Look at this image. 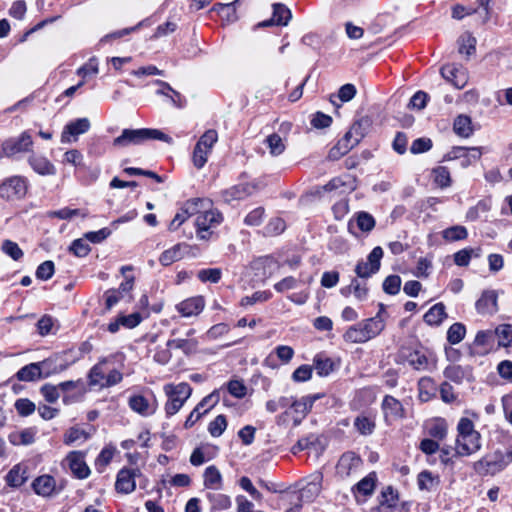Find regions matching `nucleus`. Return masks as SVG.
I'll return each instance as SVG.
<instances>
[{
  "label": "nucleus",
  "instance_id": "obj_38",
  "mask_svg": "<svg viewBox=\"0 0 512 512\" xmlns=\"http://www.w3.org/2000/svg\"><path fill=\"white\" fill-rule=\"evenodd\" d=\"M353 139L354 138L349 136V133L346 132L345 135L336 143V145L331 148L329 157L332 159H338L346 155L352 148L357 145L352 143L354 141Z\"/></svg>",
  "mask_w": 512,
  "mask_h": 512
},
{
  "label": "nucleus",
  "instance_id": "obj_45",
  "mask_svg": "<svg viewBox=\"0 0 512 512\" xmlns=\"http://www.w3.org/2000/svg\"><path fill=\"white\" fill-rule=\"evenodd\" d=\"M468 236L467 229L462 225H454L442 231V237L448 242L464 240Z\"/></svg>",
  "mask_w": 512,
  "mask_h": 512
},
{
  "label": "nucleus",
  "instance_id": "obj_44",
  "mask_svg": "<svg viewBox=\"0 0 512 512\" xmlns=\"http://www.w3.org/2000/svg\"><path fill=\"white\" fill-rule=\"evenodd\" d=\"M36 431L33 428H27L13 433L9 436L13 445H30L35 441Z\"/></svg>",
  "mask_w": 512,
  "mask_h": 512
},
{
  "label": "nucleus",
  "instance_id": "obj_42",
  "mask_svg": "<svg viewBox=\"0 0 512 512\" xmlns=\"http://www.w3.org/2000/svg\"><path fill=\"white\" fill-rule=\"evenodd\" d=\"M453 130L458 136L468 138L473 133L471 118L466 115L457 116Z\"/></svg>",
  "mask_w": 512,
  "mask_h": 512
},
{
  "label": "nucleus",
  "instance_id": "obj_60",
  "mask_svg": "<svg viewBox=\"0 0 512 512\" xmlns=\"http://www.w3.org/2000/svg\"><path fill=\"white\" fill-rule=\"evenodd\" d=\"M14 406L17 413L23 417L33 414L36 410V405L27 398L17 399Z\"/></svg>",
  "mask_w": 512,
  "mask_h": 512
},
{
  "label": "nucleus",
  "instance_id": "obj_12",
  "mask_svg": "<svg viewBox=\"0 0 512 512\" xmlns=\"http://www.w3.org/2000/svg\"><path fill=\"white\" fill-rule=\"evenodd\" d=\"M33 140L31 135L24 131L17 138L6 140L2 144V149L7 157H13L19 153H32Z\"/></svg>",
  "mask_w": 512,
  "mask_h": 512
},
{
  "label": "nucleus",
  "instance_id": "obj_9",
  "mask_svg": "<svg viewBox=\"0 0 512 512\" xmlns=\"http://www.w3.org/2000/svg\"><path fill=\"white\" fill-rule=\"evenodd\" d=\"M508 465L503 453L497 451L473 463L475 473L480 476L495 475Z\"/></svg>",
  "mask_w": 512,
  "mask_h": 512
},
{
  "label": "nucleus",
  "instance_id": "obj_36",
  "mask_svg": "<svg viewBox=\"0 0 512 512\" xmlns=\"http://www.w3.org/2000/svg\"><path fill=\"white\" fill-rule=\"evenodd\" d=\"M341 293L344 296L349 294H353L355 298L359 301H364L368 296V288L366 286V282L363 280H359L357 278H353L349 286L342 288Z\"/></svg>",
  "mask_w": 512,
  "mask_h": 512
},
{
  "label": "nucleus",
  "instance_id": "obj_29",
  "mask_svg": "<svg viewBox=\"0 0 512 512\" xmlns=\"http://www.w3.org/2000/svg\"><path fill=\"white\" fill-rule=\"evenodd\" d=\"M292 17L291 11L284 5L276 3L273 5V16L271 20L263 21L259 25L267 27L272 24L286 26Z\"/></svg>",
  "mask_w": 512,
  "mask_h": 512
},
{
  "label": "nucleus",
  "instance_id": "obj_50",
  "mask_svg": "<svg viewBox=\"0 0 512 512\" xmlns=\"http://www.w3.org/2000/svg\"><path fill=\"white\" fill-rule=\"evenodd\" d=\"M265 143L269 148L270 154L273 156H278L282 154L285 150V144L282 138L276 133L267 136L265 139Z\"/></svg>",
  "mask_w": 512,
  "mask_h": 512
},
{
  "label": "nucleus",
  "instance_id": "obj_15",
  "mask_svg": "<svg viewBox=\"0 0 512 512\" xmlns=\"http://www.w3.org/2000/svg\"><path fill=\"white\" fill-rule=\"evenodd\" d=\"M443 375L446 379L458 385L465 381L471 383L475 379L471 365L450 364L444 369Z\"/></svg>",
  "mask_w": 512,
  "mask_h": 512
},
{
  "label": "nucleus",
  "instance_id": "obj_13",
  "mask_svg": "<svg viewBox=\"0 0 512 512\" xmlns=\"http://www.w3.org/2000/svg\"><path fill=\"white\" fill-rule=\"evenodd\" d=\"M141 475L139 468L124 467L116 477L115 488L118 492L123 494H130L136 488V477Z\"/></svg>",
  "mask_w": 512,
  "mask_h": 512
},
{
  "label": "nucleus",
  "instance_id": "obj_43",
  "mask_svg": "<svg viewBox=\"0 0 512 512\" xmlns=\"http://www.w3.org/2000/svg\"><path fill=\"white\" fill-rule=\"evenodd\" d=\"M314 369L321 377L328 376L335 370V363L331 358L324 355H316L314 358Z\"/></svg>",
  "mask_w": 512,
  "mask_h": 512
},
{
  "label": "nucleus",
  "instance_id": "obj_52",
  "mask_svg": "<svg viewBox=\"0 0 512 512\" xmlns=\"http://www.w3.org/2000/svg\"><path fill=\"white\" fill-rule=\"evenodd\" d=\"M286 228L285 221L282 218L275 217L270 219L263 229V234L268 237L281 234Z\"/></svg>",
  "mask_w": 512,
  "mask_h": 512
},
{
  "label": "nucleus",
  "instance_id": "obj_32",
  "mask_svg": "<svg viewBox=\"0 0 512 512\" xmlns=\"http://www.w3.org/2000/svg\"><path fill=\"white\" fill-rule=\"evenodd\" d=\"M27 479V466L21 463L13 466L5 477L7 485L13 488L22 486Z\"/></svg>",
  "mask_w": 512,
  "mask_h": 512
},
{
  "label": "nucleus",
  "instance_id": "obj_53",
  "mask_svg": "<svg viewBox=\"0 0 512 512\" xmlns=\"http://www.w3.org/2000/svg\"><path fill=\"white\" fill-rule=\"evenodd\" d=\"M1 250L14 261L20 260L24 255L19 245L11 240H4L1 246Z\"/></svg>",
  "mask_w": 512,
  "mask_h": 512
},
{
  "label": "nucleus",
  "instance_id": "obj_30",
  "mask_svg": "<svg viewBox=\"0 0 512 512\" xmlns=\"http://www.w3.org/2000/svg\"><path fill=\"white\" fill-rule=\"evenodd\" d=\"M239 2L240 0H234L230 3H216L212 7L211 11L216 12L221 17L222 21L226 23H233L238 19L236 7Z\"/></svg>",
  "mask_w": 512,
  "mask_h": 512
},
{
  "label": "nucleus",
  "instance_id": "obj_24",
  "mask_svg": "<svg viewBox=\"0 0 512 512\" xmlns=\"http://www.w3.org/2000/svg\"><path fill=\"white\" fill-rule=\"evenodd\" d=\"M67 465L72 473L79 479H85L90 474V469L85 463L84 454L80 451H72L66 457Z\"/></svg>",
  "mask_w": 512,
  "mask_h": 512
},
{
  "label": "nucleus",
  "instance_id": "obj_21",
  "mask_svg": "<svg viewBox=\"0 0 512 512\" xmlns=\"http://www.w3.org/2000/svg\"><path fill=\"white\" fill-rule=\"evenodd\" d=\"M27 161L32 170L41 176H54L57 172L55 165L47 157L35 152L30 153Z\"/></svg>",
  "mask_w": 512,
  "mask_h": 512
},
{
  "label": "nucleus",
  "instance_id": "obj_63",
  "mask_svg": "<svg viewBox=\"0 0 512 512\" xmlns=\"http://www.w3.org/2000/svg\"><path fill=\"white\" fill-rule=\"evenodd\" d=\"M210 152L211 151L204 149L200 145H197V144L195 145L192 160H193L194 166L197 169H201L202 167H204V165L206 164V162L208 160V155L210 154Z\"/></svg>",
  "mask_w": 512,
  "mask_h": 512
},
{
  "label": "nucleus",
  "instance_id": "obj_16",
  "mask_svg": "<svg viewBox=\"0 0 512 512\" xmlns=\"http://www.w3.org/2000/svg\"><path fill=\"white\" fill-rule=\"evenodd\" d=\"M203 203L204 200L200 198L187 200L170 222L169 229L173 231L180 227L190 216L199 212V208L203 206Z\"/></svg>",
  "mask_w": 512,
  "mask_h": 512
},
{
  "label": "nucleus",
  "instance_id": "obj_33",
  "mask_svg": "<svg viewBox=\"0 0 512 512\" xmlns=\"http://www.w3.org/2000/svg\"><path fill=\"white\" fill-rule=\"evenodd\" d=\"M318 396H305L301 399L293 400L291 403V409L299 416L294 419V424L298 425L301 419L310 411L314 401Z\"/></svg>",
  "mask_w": 512,
  "mask_h": 512
},
{
  "label": "nucleus",
  "instance_id": "obj_10",
  "mask_svg": "<svg viewBox=\"0 0 512 512\" xmlns=\"http://www.w3.org/2000/svg\"><path fill=\"white\" fill-rule=\"evenodd\" d=\"M383 250L380 246L373 248L367 257V261H359L355 267L358 278L368 279L380 269Z\"/></svg>",
  "mask_w": 512,
  "mask_h": 512
},
{
  "label": "nucleus",
  "instance_id": "obj_51",
  "mask_svg": "<svg viewBox=\"0 0 512 512\" xmlns=\"http://www.w3.org/2000/svg\"><path fill=\"white\" fill-rule=\"evenodd\" d=\"M495 334L498 337V344L503 347L512 345V325L502 324L495 329Z\"/></svg>",
  "mask_w": 512,
  "mask_h": 512
},
{
  "label": "nucleus",
  "instance_id": "obj_41",
  "mask_svg": "<svg viewBox=\"0 0 512 512\" xmlns=\"http://www.w3.org/2000/svg\"><path fill=\"white\" fill-rule=\"evenodd\" d=\"M419 399L423 402L431 400L436 394V384L430 377H422L418 381Z\"/></svg>",
  "mask_w": 512,
  "mask_h": 512
},
{
  "label": "nucleus",
  "instance_id": "obj_39",
  "mask_svg": "<svg viewBox=\"0 0 512 512\" xmlns=\"http://www.w3.org/2000/svg\"><path fill=\"white\" fill-rule=\"evenodd\" d=\"M447 317L446 308L443 303L432 306L424 315V321L430 326H439Z\"/></svg>",
  "mask_w": 512,
  "mask_h": 512
},
{
  "label": "nucleus",
  "instance_id": "obj_1",
  "mask_svg": "<svg viewBox=\"0 0 512 512\" xmlns=\"http://www.w3.org/2000/svg\"><path fill=\"white\" fill-rule=\"evenodd\" d=\"M383 311L384 305L380 304V310L374 317L348 327L343 334V340L347 343L360 344L378 336L385 328V322L382 318Z\"/></svg>",
  "mask_w": 512,
  "mask_h": 512
},
{
  "label": "nucleus",
  "instance_id": "obj_25",
  "mask_svg": "<svg viewBox=\"0 0 512 512\" xmlns=\"http://www.w3.org/2000/svg\"><path fill=\"white\" fill-rule=\"evenodd\" d=\"M205 307V300L202 296L187 298L176 305V310L183 317L199 315Z\"/></svg>",
  "mask_w": 512,
  "mask_h": 512
},
{
  "label": "nucleus",
  "instance_id": "obj_57",
  "mask_svg": "<svg viewBox=\"0 0 512 512\" xmlns=\"http://www.w3.org/2000/svg\"><path fill=\"white\" fill-rule=\"evenodd\" d=\"M473 255L475 257L479 256V254L475 253V250L472 248H465L459 250L454 254V262L457 266L466 267L469 265Z\"/></svg>",
  "mask_w": 512,
  "mask_h": 512
},
{
  "label": "nucleus",
  "instance_id": "obj_11",
  "mask_svg": "<svg viewBox=\"0 0 512 512\" xmlns=\"http://www.w3.org/2000/svg\"><path fill=\"white\" fill-rule=\"evenodd\" d=\"M482 155V151L480 147H462L456 146L453 147L447 154L444 156V160H459L460 166L462 168H467L468 166L476 163L480 160Z\"/></svg>",
  "mask_w": 512,
  "mask_h": 512
},
{
  "label": "nucleus",
  "instance_id": "obj_7",
  "mask_svg": "<svg viewBox=\"0 0 512 512\" xmlns=\"http://www.w3.org/2000/svg\"><path fill=\"white\" fill-rule=\"evenodd\" d=\"M29 183L26 177L15 175L0 183V198L13 202L23 199L28 192Z\"/></svg>",
  "mask_w": 512,
  "mask_h": 512
},
{
  "label": "nucleus",
  "instance_id": "obj_5",
  "mask_svg": "<svg viewBox=\"0 0 512 512\" xmlns=\"http://www.w3.org/2000/svg\"><path fill=\"white\" fill-rule=\"evenodd\" d=\"M53 359L49 358L41 362L30 363L22 367L17 373L16 377L19 381L30 382L42 377H48L51 374H56L66 370L69 363L55 365L53 368L51 364Z\"/></svg>",
  "mask_w": 512,
  "mask_h": 512
},
{
  "label": "nucleus",
  "instance_id": "obj_46",
  "mask_svg": "<svg viewBox=\"0 0 512 512\" xmlns=\"http://www.w3.org/2000/svg\"><path fill=\"white\" fill-rule=\"evenodd\" d=\"M376 480V473H369L366 477H364L356 484L357 492L361 493L364 496L371 495L375 489Z\"/></svg>",
  "mask_w": 512,
  "mask_h": 512
},
{
  "label": "nucleus",
  "instance_id": "obj_31",
  "mask_svg": "<svg viewBox=\"0 0 512 512\" xmlns=\"http://www.w3.org/2000/svg\"><path fill=\"white\" fill-rule=\"evenodd\" d=\"M321 482V474L312 476L311 481L300 489L298 499L307 502L312 501L321 491Z\"/></svg>",
  "mask_w": 512,
  "mask_h": 512
},
{
  "label": "nucleus",
  "instance_id": "obj_27",
  "mask_svg": "<svg viewBox=\"0 0 512 512\" xmlns=\"http://www.w3.org/2000/svg\"><path fill=\"white\" fill-rule=\"evenodd\" d=\"M398 493L391 486L386 487L380 495L379 510L380 512H400L397 505Z\"/></svg>",
  "mask_w": 512,
  "mask_h": 512
},
{
  "label": "nucleus",
  "instance_id": "obj_23",
  "mask_svg": "<svg viewBox=\"0 0 512 512\" xmlns=\"http://www.w3.org/2000/svg\"><path fill=\"white\" fill-rule=\"evenodd\" d=\"M381 409L386 422L403 418L405 415V409L402 403L391 395L384 396Z\"/></svg>",
  "mask_w": 512,
  "mask_h": 512
},
{
  "label": "nucleus",
  "instance_id": "obj_26",
  "mask_svg": "<svg viewBox=\"0 0 512 512\" xmlns=\"http://www.w3.org/2000/svg\"><path fill=\"white\" fill-rule=\"evenodd\" d=\"M353 426L362 436L372 435L376 428V416L372 413H361L354 419Z\"/></svg>",
  "mask_w": 512,
  "mask_h": 512
},
{
  "label": "nucleus",
  "instance_id": "obj_8",
  "mask_svg": "<svg viewBox=\"0 0 512 512\" xmlns=\"http://www.w3.org/2000/svg\"><path fill=\"white\" fill-rule=\"evenodd\" d=\"M195 220L197 236L202 240H208L212 234V229L218 227L223 221V215L218 210H199Z\"/></svg>",
  "mask_w": 512,
  "mask_h": 512
},
{
  "label": "nucleus",
  "instance_id": "obj_54",
  "mask_svg": "<svg viewBox=\"0 0 512 512\" xmlns=\"http://www.w3.org/2000/svg\"><path fill=\"white\" fill-rule=\"evenodd\" d=\"M219 401V394L217 391L212 392L211 394L205 396L195 407L197 412H201L206 414L210 409H212Z\"/></svg>",
  "mask_w": 512,
  "mask_h": 512
},
{
  "label": "nucleus",
  "instance_id": "obj_34",
  "mask_svg": "<svg viewBox=\"0 0 512 512\" xmlns=\"http://www.w3.org/2000/svg\"><path fill=\"white\" fill-rule=\"evenodd\" d=\"M32 487L36 494L50 496L56 487L55 479L50 475H42L33 481Z\"/></svg>",
  "mask_w": 512,
  "mask_h": 512
},
{
  "label": "nucleus",
  "instance_id": "obj_56",
  "mask_svg": "<svg viewBox=\"0 0 512 512\" xmlns=\"http://www.w3.org/2000/svg\"><path fill=\"white\" fill-rule=\"evenodd\" d=\"M222 271L219 268H208L198 271L197 277L202 282L218 283L221 279Z\"/></svg>",
  "mask_w": 512,
  "mask_h": 512
},
{
  "label": "nucleus",
  "instance_id": "obj_22",
  "mask_svg": "<svg viewBox=\"0 0 512 512\" xmlns=\"http://www.w3.org/2000/svg\"><path fill=\"white\" fill-rule=\"evenodd\" d=\"M408 364L417 371L432 370L436 366V359L432 354L427 355L425 352L414 350L406 356Z\"/></svg>",
  "mask_w": 512,
  "mask_h": 512
},
{
  "label": "nucleus",
  "instance_id": "obj_58",
  "mask_svg": "<svg viewBox=\"0 0 512 512\" xmlns=\"http://www.w3.org/2000/svg\"><path fill=\"white\" fill-rule=\"evenodd\" d=\"M181 259L180 245L165 250L159 257V261L162 265L168 266Z\"/></svg>",
  "mask_w": 512,
  "mask_h": 512
},
{
  "label": "nucleus",
  "instance_id": "obj_6",
  "mask_svg": "<svg viewBox=\"0 0 512 512\" xmlns=\"http://www.w3.org/2000/svg\"><path fill=\"white\" fill-rule=\"evenodd\" d=\"M164 392L168 397L165 404V412L167 416L175 415L185 404L187 399L191 396L192 388L186 382L179 384H166Z\"/></svg>",
  "mask_w": 512,
  "mask_h": 512
},
{
  "label": "nucleus",
  "instance_id": "obj_62",
  "mask_svg": "<svg viewBox=\"0 0 512 512\" xmlns=\"http://www.w3.org/2000/svg\"><path fill=\"white\" fill-rule=\"evenodd\" d=\"M401 278L398 275H389L383 282V290L389 295H396L400 291Z\"/></svg>",
  "mask_w": 512,
  "mask_h": 512
},
{
  "label": "nucleus",
  "instance_id": "obj_61",
  "mask_svg": "<svg viewBox=\"0 0 512 512\" xmlns=\"http://www.w3.org/2000/svg\"><path fill=\"white\" fill-rule=\"evenodd\" d=\"M227 427L226 417L218 415L208 426V431L213 437H219L223 434Z\"/></svg>",
  "mask_w": 512,
  "mask_h": 512
},
{
  "label": "nucleus",
  "instance_id": "obj_2",
  "mask_svg": "<svg viewBox=\"0 0 512 512\" xmlns=\"http://www.w3.org/2000/svg\"><path fill=\"white\" fill-rule=\"evenodd\" d=\"M455 451L458 456H470L481 448V435L474 428V423L469 418H461L457 425Z\"/></svg>",
  "mask_w": 512,
  "mask_h": 512
},
{
  "label": "nucleus",
  "instance_id": "obj_59",
  "mask_svg": "<svg viewBox=\"0 0 512 512\" xmlns=\"http://www.w3.org/2000/svg\"><path fill=\"white\" fill-rule=\"evenodd\" d=\"M358 228L363 232H370L375 227V219L367 212H359L356 216Z\"/></svg>",
  "mask_w": 512,
  "mask_h": 512
},
{
  "label": "nucleus",
  "instance_id": "obj_49",
  "mask_svg": "<svg viewBox=\"0 0 512 512\" xmlns=\"http://www.w3.org/2000/svg\"><path fill=\"white\" fill-rule=\"evenodd\" d=\"M435 184L441 188L449 187L451 184V176L447 167L438 166L432 170Z\"/></svg>",
  "mask_w": 512,
  "mask_h": 512
},
{
  "label": "nucleus",
  "instance_id": "obj_14",
  "mask_svg": "<svg viewBox=\"0 0 512 512\" xmlns=\"http://www.w3.org/2000/svg\"><path fill=\"white\" fill-rule=\"evenodd\" d=\"M440 73L446 81L457 89L464 88L468 83V72L462 65L446 64L441 68Z\"/></svg>",
  "mask_w": 512,
  "mask_h": 512
},
{
  "label": "nucleus",
  "instance_id": "obj_3",
  "mask_svg": "<svg viewBox=\"0 0 512 512\" xmlns=\"http://www.w3.org/2000/svg\"><path fill=\"white\" fill-rule=\"evenodd\" d=\"M148 140H159L168 144L173 143V139L161 130L140 128L124 129L122 133L113 140V146L125 148L130 145H141Z\"/></svg>",
  "mask_w": 512,
  "mask_h": 512
},
{
  "label": "nucleus",
  "instance_id": "obj_20",
  "mask_svg": "<svg viewBox=\"0 0 512 512\" xmlns=\"http://www.w3.org/2000/svg\"><path fill=\"white\" fill-rule=\"evenodd\" d=\"M195 334V329H189L186 332V338H175L167 341L168 348L181 350L185 355L190 356L195 354L198 350L199 342L192 336Z\"/></svg>",
  "mask_w": 512,
  "mask_h": 512
},
{
  "label": "nucleus",
  "instance_id": "obj_37",
  "mask_svg": "<svg viewBox=\"0 0 512 512\" xmlns=\"http://www.w3.org/2000/svg\"><path fill=\"white\" fill-rule=\"evenodd\" d=\"M440 484V478L438 475L433 474L431 471L424 470L417 476V485L421 491H433L437 489Z\"/></svg>",
  "mask_w": 512,
  "mask_h": 512
},
{
  "label": "nucleus",
  "instance_id": "obj_4",
  "mask_svg": "<svg viewBox=\"0 0 512 512\" xmlns=\"http://www.w3.org/2000/svg\"><path fill=\"white\" fill-rule=\"evenodd\" d=\"M109 358H103L96 363L88 373L89 385L108 388L120 383L123 374L114 367L109 366Z\"/></svg>",
  "mask_w": 512,
  "mask_h": 512
},
{
  "label": "nucleus",
  "instance_id": "obj_40",
  "mask_svg": "<svg viewBox=\"0 0 512 512\" xmlns=\"http://www.w3.org/2000/svg\"><path fill=\"white\" fill-rule=\"evenodd\" d=\"M204 486L208 489L219 490L222 487V475L219 469L214 466H208L203 474Z\"/></svg>",
  "mask_w": 512,
  "mask_h": 512
},
{
  "label": "nucleus",
  "instance_id": "obj_35",
  "mask_svg": "<svg viewBox=\"0 0 512 512\" xmlns=\"http://www.w3.org/2000/svg\"><path fill=\"white\" fill-rule=\"evenodd\" d=\"M129 407L134 412L148 416L155 412L156 408L149 403V401L142 395H133L128 401Z\"/></svg>",
  "mask_w": 512,
  "mask_h": 512
},
{
  "label": "nucleus",
  "instance_id": "obj_55",
  "mask_svg": "<svg viewBox=\"0 0 512 512\" xmlns=\"http://www.w3.org/2000/svg\"><path fill=\"white\" fill-rule=\"evenodd\" d=\"M476 39L469 33L459 38V53L471 55L475 52Z\"/></svg>",
  "mask_w": 512,
  "mask_h": 512
},
{
  "label": "nucleus",
  "instance_id": "obj_17",
  "mask_svg": "<svg viewBox=\"0 0 512 512\" xmlns=\"http://www.w3.org/2000/svg\"><path fill=\"white\" fill-rule=\"evenodd\" d=\"M258 189L257 183H240L222 191L221 196L224 202L232 203L233 201L245 199Z\"/></svg>",
  "mask_w": 512,
  "mask_h": 512
},
{
  "label": "nucleus",
  "instance_id": "obj_64",
  "mask_svg": "<svg viewBox=\"0 0 512 512\" xmlns=\"http://www.w3.org/2000/svg\"><path fill=\"white\" fill-rule=\"evenodd\" d=\"M69 251L77 257H85L91 251L90 246L84 239H76L69 246Z\"/></svg>",
  "mask_w": 512,
  "mask_h": 512
},
{
  "label": "nucleus",
  "instance_id": "obj_28",
  "mask_svg": "<svg viewBox=\"0 0 512 512\" xmlns=\"http://www.w3.org/2000/svg\"><path fill=\"white\" fill-rule=\"evenodd\" d=\"M497 293L486 290L476 302V309L480 314H492L497 311Z\"/></svg>",
  "mask_w": 512,
  "mask_h": 512
},
{
  "label": "nucleus",
  "instance_id": "obj_19",
  "mask_svg": "<svg viewBox=\"0 0 512 512\" xmlns=\"http://www.w3.org/2000/svg\"><path fill=\"white\" fill-rule=\"evenodd\" d=\"M91 127L88 118H78L74 121L69 122L63 129L61 134L62 143H70L76 141L77 137L81 134L86 133Z\"/></svg>",
  "mask_w": 512,
  "mask_h": 512
},
{
  "label": "nucleus",
  "instance_id": "obj_48",
  "mask_svg": "<svg viewBox=\"0 0 512 512\" xmlns=\"http://www.w3.org/2000/svg\"><path fill=\"white\" fill-rule=\"evenodd\" d=\"M466 334V328L462 323H454L452 324L447 331V341L452 344L460 343Z\"/></svg>",
  "mask_w": 512,
  "mask_h": 512
},
{
  "label": "nucleus",
  "instance_id": "obj_47",
  "mask_svg": "<svg viewBox=\"0 0 512 512\" xmlns=\"http://www.w3.org/2000/svg\"><path fill=\"white\" fill-rule=\"evenodd\" d=\"M207 499L215 510H226L231 507V499L228 495L222 493H208Z\"/></svg>",
  "mask_w": 512,
  "mask_h": 512
},
{
  "label": "nucleus",
  "instance_id": "obj_18",
  "mask_svg": "<svg viewBox=\"0 0 512 512\" xmlns=\"http://www.w3.org/2000/svg\"><path fill=\"white\" fill-rule=\"evenodd\" d=\"M361 464L362 460L356 453L346 452L337 463V474L342 478L350 477L358 471Z\"/></svg>",
  "mask_w": 512,
  "mask_h": 512
}]
</instances>
